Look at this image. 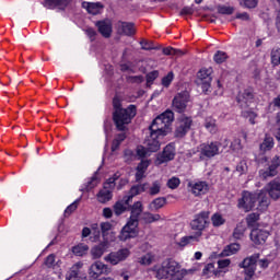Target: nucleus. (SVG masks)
<instances>
[{"label": "nucleus", "instance_id": "21", "mask_svg": "<svg viewBox=\"0 0 280 280\" xmlns=\"http://www.w3.org/2000/svg\"><path fill=\"white\" fill-rule=\"evenodd\" d=\"M95 26L97 27L103 38H110V36H113V24L110 22L101 20L95 23Z\"/></svg>", "mask_w": 280, "mask_h": 280}, {"label": "nucleus", "instance_id": "40", "mask_svg": "<svg viewBox=\"0 0 280 280\" xmlns=\"http://www.w3.org/2000/svg\"><path fill=\"white\" fill-rule=\"evenodd\" d=\"M162 52L164 56H183V50L178 49V48H174L172 46L168 47H164L162 49Z\"/></svg>", "mask_w": 280, "mask_h": 280}, {"label": "nucleus", "instance_id": "17", "mask_svg": "<svg viewBox=\"0 0 280 280\" xmlns=\"http://www.w3.org/2000/svg\"><path fill=\"white\" fill-rule=\"evenodd\" d=\"M249 237H250L252 242H254V244H256V246H261V245L266 244V240H268V237H270V232H268L266 230H261V229H254V230H252Z\"/></svg>", "mask_w": 280, "mask_h": 280}, {"label": "nucleus", "instance_id": "13", "mask_svg": "<svg viewBox=\"0 0 280 280\" xmlns=\"http://www.w3.org/2000/svg\"><path fill=\"white\" fill-rule=\"evenodd\" d=\"M236 102L241 108H248L253 102H255V90L247 88L244 91L238 92Z\"/></svg>", "mask_w": 280, "mask_h": 280}, {"label": "nucleus", "instance_id": "58", "mask_svg": "<svg viewBox=\"0 0 280 280\" xmlns=\"http://www.w3.org/2000/svg\"><path fill=\"white\" fill-rule=\"evenodd\" d=\"M136 154L139 159H145V156H148V148L145 149L143 145L137 147Z\"/></svg>", "mask_w": 280, "mask_h": 280}, {"label": "nucleus", "instance_id": "53", "mask_svg": "<svg viewBox=\"0 0 280 280\" xmlns=\"http://www.w3.org/2000/svg\"><path fill=\"white\" fill-rule=\"evenodd\" d=\"M113 108H114V113H118L119 110H124V107L121 105V98H119V96H114V98H113Z\"/></svg>", "mask_w": 280, "mask_h": 280}, {"label": "nucleus", "instance_id": "32", "mask_svg": "<svg viewBox=\"0 0 280 280\" xmlns=\"http://www.w3.org/2000/svg\"><path fill=\"white\" fill-rule=\"evenodd\" d=\"M161 220V214H154L151 212H143L141 217V221L144 224H152L154 222H159Z\"/></svg>", "mask_w": 280, "mask_h": 280}, {"label": "nucleus", "instance_id": "10", "mask_svg": "<svg viewBox=\"0 0 280 280\" xmlns=\"http://www.w3.org/2000/svg\"><path fill=\"white\" fill-rule=\"evenodd\" d=\"M211 73H213V69L211 68H202L197 73V84L201 86L203 93H207L211 89V82L213 81Z\"/></svg>", "mask_w": 280, "mask_h": 280}, {"label": "nucleus", "instance_id": "46", "mask_svg": "<svg viewBox=\"0 0 280 280\" xmlns=\"http://www.w3.org/2000/svg\"><path fill=\"white\" fill-rule=\"evenodd\" d=\"M218 12H219V14H225L228 16H231V14H233V12H235V8L226 7V5H219Z\"/></svg>", "mask_w": 280, "mask_h": 280}, {"label": "nucleus", "instance_id": "23", "mask_svg": "<svg viewBox=\"0 0 280 280\" xmlns=\"http://www.w3.org/2000/svg\"><path fill=\"white\" fill-rule=\"evenodd\" d=\"M108 246H110V243L106 238H104V241L101 242L98 245L94 246L91 249V255L93 259H100L102 255H104V253L108 250Z\"/></svg>", "mask_w": 280, "mask_h": 280}, {"label": "nucleus", "instance_id": "35", "mask_svg": "<svg viewBox=\"0 0 280 280\" xmlns=\"http://www.w3.org/2000/svg\"><path fill=\"white\" fill-rule=\"evenodd\" d=\"M81 268H82V264H80V262H77L74 266H72L67 279L68 280H80V269Z\"/></svg>", "mask_w": 280, "mask_h": 280}, {"label": "nucleus", "instance_id": "54", "mask_svg": "<svg viewBox=\"0 0 280 280\" xmlns=\"http://www.w3.org/2000/svg\"><path fill=\"white\" fill-rule=\"evenodd\" d=\"M143 75H130L127 77V82H129V84H141L143 83Z\"/></svg>", "mask_w": 280, "mask_h": 280}, {"label": "nucleus", "instance_id": "2", "mask_svg": "<svg viewBox=\"0 0 280 280\" xmlns=\"http://www.w3.org/2000/svg\"><path fill=\"white\" fill-rule=\"evenodd\" d=\"M257 211L264 212L268 210V207H270V198L265 190H258L255 192L244 190L242 192V198L237 201V208L243 209L245 213H248V211H253V209H255V205H257Z\"/></svg>", "mask_w": 280, "mask_h": 280}, {"label": "nucleus", "instance_id": "47", "mask_svg": "<svg viewBox=\"0 0 280 280\" xmlns=\"http://www.w3.org/2000/svg\"><path fill=\"white\" fill-rule=\"evenodd\" d=\"M166 185L168 189H178V187H180V178L172 177L167 180Z\"/></svg>", "mask_w": 280, "mask_h": 280}, {"label": "nucleus", "instance_id": "52", "mask_svg": "<svg viewBox=\"0 0 280 280\" xmlns=\"http://www.w3.org/2000/svg\"><path fill=\"white\" fill-rule=\"evenodd\" d=\"M258 220H259V213L257 212H252L246 218V222L248 226H253V224H255V222H258Z\"/></svg>", "mask_w": 280, "mask_h": 280}, {"label": "nucleus", "instance_id": "28", "mask_svg": "<svg viewBox=\"0 0 280 280\" xmlns=\"http://www.w3.org/2000/svg\"><path fill=\"white\" fill-rule=\"evenodd\" d=\"M194 242H200V233L189 236H183L176 244L180 248H185V246H189V244H194Z\"/></svg>", "mask_w": 280, "mask_h": 280}, {"label": "nucleus", "instance_id": "15", "mask_svg": "<svg viewBox=\"0 0 280 280\" xmlns=\"http://www.w3.org/2000/svg\"><path fill=\"white\" fill-rule=\"evenodd\" d=\"M176 156V148L174 144L168 143L161 154L156 158V165H163V163H170V161H174V158Z\"/></svg>", "mask_w": 280, "mask_h": 280}, {"label": "nucleus", "instance_id": "22", "mask_svg": "<svg viewBox=\"0 0 280 280\" xmlns=\"http://www.w3.org/2000/svg\"><path fill=\"white\" fill-rule=\"evenodd\" d=\"M147 186H148L147 183L131 186L129 190L130 195L124 197L125 205H130L135 196H139V194H143V191H145Z\"/></svg>", "mask_w": 280, "mask_h": 280}, {"label": "nucleus", "instance_id": "31", "mask_svg": "<svg viewBox=\"0 0 280 280\" xmlns=\"http://www.w3.org/2000/svg\"><path fill=\"white\" fill-rule=\"evenodd\" d=\"M164 205H167V199L164 197L155 198L150 205V211H159V209H163Z\"/></svg>", "mask_w": 280, "mask_h": 280}, {"label": "nucleus", "instance_id": "30", "mask_svg": "<svg viewBox=\"0 0 280 280\" xmlns=\"http://www.w3.org/2000/svg\"><path fill=\"white\" fill-rule=\"evenodd\" d=\"M97 200L102 205H106V202H110V200H113V191L105 188L103 190H100L97 194Z\"/></svg>", "mask_w": 280, "mask_h": 280}, {"label": "nucleus", "instance_id": "64", "mask_svg": "<svg viewBox=\"0 0 280 280\" xmlns=\"http://www.w3.org/2000/svg\"><path fill=\"white\" fill-rule=\"evenodd\" d=\"M115 178L109 177L103 185L104 189H115Z\"/></svg>", "mask_w": 280, "mask_h": 280}, {"label": "nucleus", "instance_id": "59", "mask_svg": "<svg viewBox=\"0 0 280 280\" xmlns=\"http://www.w3.org/2000/svg\"><path fill=\"white\" fill-rule=\"evenodd\" d=\"M149 194L150 196H156L158 194H161V184H159V182H154L149 190Z\"/></svg>", "mask_w": 280, "mask_h": 280}, {"label": "nucleus", "instance_id": "50", "mask_svg": "<svg viewBox=\"0 0 280 280\" xmlns=\"http://www.w3.org/2000/svg\"><path fill=\"white\" fill-rule=\"evenodd\" d=\"M243 116L249 119V124H252V126H255L256 124L255 119H257V113L253 110H245L243 113Z\"/></svg>", "mask_w": 280, "mask_h": 280}, {"label": "nucleus", "instance_id": "60", "mask_svg": "<svg viewBox=\"0 0 280 280\" xmlns=\"http://www.w3.org/2000/svg\"><path fill=\"white\" fill-rule=\"evenodd\" d=\"M236 172H238L240 174H246V172H248V165L246 164V161H241L236 165Z\"/></svg>", "mask_w": 280, "mask_h": 280}, {"label": "nucleus", "instance_id": "12", "mask_svg": "<svg viewBox=\"0 0 280 280\" xmlns=\"http://www.w3.org/2000/svg\"><path fill=\"white\" fill-rule=\"evenodd\" d=\"M139 224L132 223V221H127L126 225L121 229L118 238L120 242H128L139 235Z\"/></svg>", "mask_w": 280, "mask_h": 280}, {"label": "nucleus", "instance_id": "48", "mask_svg": "<svg viewBox=\"0 0 280 280\" xmlns=\"http://www.w3.org/2000/svg\"><path fill=\"white\" fill-rule=\"evenodd\" d=\"M156 78H159V70H153L149 73H147L145 75V80H147V84H154V80H156Z\"/></svg>", "mask_w": 280, "mask_h": 280}, {"label": "nucleus", "instance_id": "5", "mask_svg": "<svg viewBox=\"0 0 280 280\" xmlns=\"http://www.w3.org/2000/svg\"><path fill=\"white\" fill-rule=\"evenodd\" d=\"M135 117H137V105H129L125 109L113 112V121L116 126V130H118V132H126V130H128L126 126L132 124Z\"/></svg>", "mask_w": 280, "mask_h": 280}, {"label": "nucleus", "instance_id": "41", "mask_svg": "<svg viewBox=\"0 0 280 280\" xmlns=\"http://www.w3.org/2000/svg\"><path fill=\"white\" fill-rule=\"evenodd\" d=\"M228 59L229 55H226V52L222 50H218L213 56V60L217 65H222L223 62H226Z\"/></svg>", "mask_w": 280, "mask_h": 280}, {"label": "nucleus", "instance_id": "3", "mask_svg": "<svg viewBox=\"0 0 280 280\" xmlns=\"http://www.w3.org/2000/svg\"><path fill=\"white\" fill-rule=\"evenodd\" d=\"M153 272L160 280H183L180 265L172 258L164 260L161 266H154Z\"/></svg>", "mask_w": 280, "mask_h": 280}, {"label": "nucleus", "instance_id": "61", "mask_svg": "<svg viewBox=\"0 0 280 280\" xmlns=\"http://www.w3.org/2000/svg\"><path fill=\"white\" fill-rule=\"evenodd\" d=\"M85 34L90 38L91 43H93L95 40V38L97 37V31H95V28H93V27H89L85 31Z\"/></svg>", "mask_w": 280, "mask_h": 280}, {"label": "nucleus", "instance_id": "25", "mask_svg": "<svg viewBox=\"0 0 280 280\" xmlns=\"http://www.w3.org/2000/svg\"><path fill=\"white\" fill-rule=\"evenodd\" d=\"M222 275V270L215 269V264L209 262L202 269V277L206 279H211L212 277H220Z\"/></svg>", "mask_w": 280, "mask_h": 280}, {"label": "nucleus", "instance_id": "26", "mask_svg": "<svg viewBox=\"0 0 280 280\" xmlns=\"http://www.w3.org/2000/svg\"><path fill=\"white\" fill-rule=\"evenodd\" d=\"M194 196H205L209 192V184L207 182H197L191 186Z\"/></svg>", "mask_w": 280, "mask_h": 280}, {"label": "nucleus", "instance_id": "20", "mask_svg": "<svg viewBox=\"0 0 280 280\" xmlns=\"http://www.w3.org/2000/svg\"><path fill=\"white\" fill-rule=\"evenodd\" d=\"M130 218L129 222L139 224V218L141 213H143V203L141 201H136L132 206H130Z\"/></svg>", "mask_w": 280, "mask_h": 280}, {"label": "nucleus", "instance_id": "33", "mask_svg": "<svg viewBox=\"0 0 280 280\" xmlns=\"http://www.w3.org/2000/svg\"><path fill=\"white\" fill-rule=\"evenodd\" d=\"M205 128L208 130V132H211V135H215V132H218V125L215 124V119L213 117H207L205 119Z\"/></svg>", "mask_w": 280, "mask_h": 280}, {"label": "nucleus", "instance_id": "36", "mask_svg": "<svg viewBox=\"0 0 280 280\" xmlns=\"http://www.w3.org/2000/svg\"><path fill=\"white\" fill-rule=\"evenodd\" d=\"M140 45L143 51H152V50L159 51V49H161V46H155L154 42L152 40L142 39L140 40Z\"/></svg>", "mask_w": 280, "mask_h": 280}, {"label": "nucleus", "instance_id": "62", "mask_svg": "<svg viewBox=\"0 0 280 280\" xmlns=\"http://www.w3.org/2000/svg\"><path fill=\"white\" fill-rule=\"evenodd\" d=\"M148 167H150V161L148 160H142L136 170L140 171V172H147Z\"/></svg>", "mask_w": 280, "mask_h": 280}, {"label": "nucleus", "instance_id": "39", "mask_svg": "<svg viewBox=\"0 0 280 280\" xmlns=\"http://www.w3.org/2000/svg\"><path fill=\"white\" fill-rule=\"evenodd\" d=\"M88 252H89L88 245L79 244L72 247V253L73 255H77V257H82L83 255H86Z\"/></svg>", "mask_w": 280, "mask_h": 280}, {"label": "nucleus", "instance_id": "6", "mask_svg": "<svg viewBox=\"0 0 280 280\" xmlns=\"http://www.w3.org/2000/svg\"><path fill=\"white\" fill-rule=\"evenodd\" d=\"M198 152L200 161H211V159L220 154V142H203L198 147Z\"/></svg>", "mask_w": 280, "mask_h": 280}, {"label": "nucleus", "instance_id": "18", "mask_svg": "<svg viewBox=\"0 0 280 280\" xmlns=\"http://www.w3.org/2000/svg\"><path fill=\"white\" fill-rule=\"evenodd\" d=\"M265 192L268 194L272 200H279V198H280V179L275 178L271 182H269L266 186Z\"/></svg>", "mask_w": 280, "mask_h": 280}, {"label": "nucleus", "instance_id": "55", "mask_svg": "<svg viewBox=\"0 0 280 280\" xmlns=\"http://www.w3.org/2000/svg\"><path fill=\"white\" fill-rule=\"evenodd\" d=\"M45 266L48 268H54V266H56V254H49L45 261H44Z\"/></svg>", "mask_w": 280, "mask_h": 280}, {"label": "nucleus", "instance_id": "16", "mask_svg": "<svg viewBox=\"0 0 280 280\" xmlns=\"http://www.w3.org/2000/svg\"><path fill=\"white\" fill-rule=\"evenodd\" d=\"M102 275H110V268L108 265L102 261H95L90 267V277L91 279H100Z\"/></svg>", "mask_w": 280, "mask_h": 280}, {"label": "nucleus", "instance_id": "63", "mask_svg": "<svg viewBox=\"0 0 280 280\" xmlns=\"http://www.w3.org/2000/svg\"><path fill=\"white\" fill-rule=\"evenodd\" d=\"M231 266V259H221L218 260L219 270H224V268H229Z\"/></svg>", "mask_w": 280, "mask_h": 280}, {"label": "nucleus", "instance_id": "51", "mask_svg": "<svg viewBox=\"0 0 280 280\" xmlns=\"http://www.w3.org/2000/svg\"><path fill=\"white\" fill-rule=\"evenodd\" d=\"M244 231H246L244 226L237 225L233 231L234 240H242V237H244Z\"/></svg>", "mask_w": 280, "mask_h": 280}, {"label": "nucleus", "instance_id": "56", "mask_svg": "<svg viewBox=\"0 0 280 280\" xmlns=\"http://www.w3.org/2000/svg\"><path fill=\"white\" fill-rule=\"evenodd\" d=\"M110 229H113V224H110V222L101 223V233L104 238L106 237V235H108V231H110Z\"/></svg>", "mask_w": 280, "mask_h": 280}, {"label": "nucleus", "instance_id": "9", "mask_svg": "<svg viewBox=\"0 0 280 280\" xmlns=\"http://www.w3.org/2000/svg\"><path fill=\"white\" fill-rule=\"evenodd\" d=\"M187 104H189V92L182 91L174 96L172 108L175 113L183 115L187 110Z\"/></svg>", "mask_w": 280, "mask_h": 280}, {"label": "nucleus", "instance_id": "7", "mask_svg": "<svg viewBox=\"0 0 280 280\" xmlns=\"http://www.w3.org/2000/svg\"><path fill=\"white\" fill-rule=\"evenodd\" d=\"M191 126H194V119L190 116H179L175 125V139H184V137H187V133L191 130Z\"/></svg>", "mask_w": 280, "mask_h": 280}, {"label": "nucleus", "instance_id": "11", "mask_svg": "<svg viewBox=\"0 0 280 280\" xmlns=\"http://www.w3.org/2000/svg\"><path fill=\"white\" fill-rule=\"evenodd\" d=\"M130 257V249L120 248L116 252H110L107 256H105L104 260L112 266H117L121 264V261H126Z\"/></svg>", "mask_w": 280, "mask_h": 280}, {"label": "nucleus", "instance_id": "49", "mask_svg": "<svg viewBox=\"0 0 280 280\" xmlns=\"http://www.w3.org/2000/svg\"><path fill=\"white\" fill-rule=\"evenodd\" d=\"M92 231L93 232H91V234H90L91 235L90 236L91 242H100V237L102 235V232L100 231V228H97V225L93 226Z\"/></svg>", "mask_w": 280, "mask_h": 280}, {"label": "nucleus", "instance_id": "24", "mask_svg": "<svg viewBox=\"0 0 280 280\" xmlns=\"http://www.w3.org/2000/svg\"><path fill=\"white\" fill-rule=\"evenodd\" d=\"M82 8L86 10L88 14L96 16V14H100L104 10V4L102 2H83Z\"/></svg>", "mask_w": 280, "mask_h": 280}, {"label": "nucleus", "instance_id": "19", "mask_svg": "<svg viewBox=\"0 0 280 280\" xmlns=\"http://www.w3.org/2000/svg\"><path fill=\"white\" fill-rule=\"evenodd\" d=\"M118 34L122 36H135L137 28H135V22H118Z\"/></svg>", "mask_w": 280, "mask_h": 280}, {"label": "nucleus", "instance_id": "42", "mask_svg": "<svg viewBox=\"0 0 280 280\" xmlns=\"http://www.w3.org/2000/svg\"><path fill=\"white\" fill-rule=\"evenodd\" d=\"M211 222L214 228H218V226H222L223 224H225L226 219H224V217H222V214H220V213H214L211 217Z\"/></svg>", "mask_w": 280, "mask_h": 280}, {"label": "nucleus", "instance_id": "34", "mask_svg": "<svg viewBox=\"0 0 280 280\" xmlns=\"http://www.w3.org/2000/svg\"><path fill=\"white\" fill-rule=\"evenodd\" d=\"M270 63L272 67L280 65V47H273L270 52Z\"/></svg>", "mask_w": 280, "mask_h": 280}, {"label": "nucleus", "instance_id": "29", "mask_svg": "<svg viewBox=\"0 0 280 280\" xmlns=\"http://www.w3.org/2000/svg\"><path fill=\"white\" fill-rule=\"evenodd\" d=\"M260 151L261 152H270L272 148H275V138L270 135L266 133L262 143H260Z\"/></svg>", "mask_w": 280, "mask_h": 280}, {"label": "nucleus", "instance_id": "14", "mask_svg": "<svg viewBox=\"0 0 280 280\" xmlns=\"http://www.w3.org/2000/svg\"><path fill=\"white\" fill-rule=\"evenodd\" d=\"M280 167V155H275L270 162L267 170H260L259 174L262 178H275L279 174Z\"/></svg>", "mask_w": 280, "mask_h": 280}, {"label": "nucleus", "instance_id": "43", "mask_svg": "<svg viewBox=\"0 0 280 280\" xmlns=\"http://www.w3.org/2000/svg\"><path fill=\"white\" fill-rule=\"evenodd\" d=\"M65 0H45L43 2L44 8L47 10H56L58 5H62Z\"/></svg>", "mask_w": 280, "mask_h": 280}, {"label": "nucleus", "instance_id": "45", "mask_svg": "<svg viewBox=\"0 0 280 280\" xmlns=\"http://www.w3.org/2000/svg\"><path fill=\"white\" fill-rule=\"evenodd\" d=\"M172 82H174V72L170 71L165 77L162 78L161 84L164 89H170Z\"/></svg>", "mask_w": 280, "mask_h": 280}, {"label": "nucleus", "instance_id": "1", "mask_svg": "<svg viewBox=\"0 0 280 280\" xmlns=\"http://www.w3.org/2000/svg\"><path fill=\"white\" fill-rule=\"evenodd\" d=\"M174 122V112L166 109L154 118L149 126L150 138L147 140L148 152H159L161 150V141L159 137H167L172 132V124Z\"/></svg>", "mask_w": 280, "mask_h": 280}, {"label": "nucleus", "instance_id": "37", "mask_svg": "<svg viewBox=\"0 0 280 280\" xmlns=\"http://www.w3.org/2000/svg\"><path fill=\"white\" fill-rule=\"evenodd\" d=\"M82 198H78L77 200H74L72 203H70L65 212H63V215L65 218H69V215H71V213H73L74 211L78 210V207L80 206V202H81Z\"/></svg>", "mask_w": 280, "mask_h": 280}, {"label": "nucleus", "instance_id": "38", "mask_svg": "<svg viewBox=\"0 0 280 280\" xmlns=\"http://www.w3.org/2000/svg\"><path fill=\"white\" fill-rule=\"evenodd\" d=\"M130 205V203H126V201L122 200L121 201H117L115 205H114V213L116 215H121V213H125L126 212V207Z\"/></svg>", "mask_w": 280, "mask_h": 280}, {"label": "nucleus", "instance_id": "57", "mask_svg": "<svg viewBox=\"0 0 280 280\" xmlns=\"http://www.w3.org/2000/svg\"><path fill=\"white\" fill-rule=\"evenodd\" d=\"M231 150H233V152H240V150H242V140L240 138H235L230 145Z\"/></svg>", "mask_w": 280, "mask_h": 280}, {"label": "nucleus", "instance_id": "4", "mask_svg": "<svg viewBox=\"0 0 280 280\" xmlns=\"http://www.w3.org/2000/svg\"><path fill=\"white\" fill-rule=\"evenodd\" d=\"M260 257L261 254L255 253L252 256L244 258L243 261L238 264V268H243L244 270V280H253L255 272H257V261L262 270H266V268L270 266V260H268V258L259 259Z\"/></svg>", "mask_w": 280, "mask_h": 280}, {"label": "nucleus", "instance_id": "27", "mask_svg": "<svg viewBox=\"0 0 280 280\" xmlns=\"http://www.w3.org/2000/svg\"><path fill=\"white\" fill-rule=\"evenodd\" d=\"M240 248H242V246L238 243H232L223 248L219 257H231V255H235Z\"/></svg>", "mask_w": 280, "mask_h": 280}, {"label": "nucleus", "instance_id": "8", "mask_svg": "<svg viewBox=\"0 0 280 280\" xmlns=\"http://www.w3.org/2000/svg\"><path fill=\"white\" fill-rule=\"evenodd\" d=\"M209 215H211L209 211H201L195 215V219L190 222L192 231H197L195 235L200 234V237H202V231L209 226Z\"/></svg>", "mask_w": 280, "mask_h": 280}, {"label": "nucleus", "instance_id": "44", "mask_svg": "<svg viewBox=\"0 0 280 280\" xmlns=\"http://www.w3.org/2000/svg\"><path fill=\"white\" fill-rule=\"evenodd\" d=\"M100 185V179L97 177V172L91 177V179L85 185V190L91 191V189H95Z\"/></svg>", "mask_w": 280, "mask_h": 280}]
</instances>
